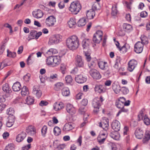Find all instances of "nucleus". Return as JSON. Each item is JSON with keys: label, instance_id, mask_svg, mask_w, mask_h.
Listing matches in <instances>:
<instances>
[{"label": "nucleus", "instance_id": "49530a36", "mask_svg": "<svg viewBox=\"0 0 150 150\" xmlns=\"http://www.w3.org/2000/svg\"><path fill=\"white\" fill-rule=\"evenodd\" d=\"M73 80V79L70 75H67L65 77V81L67 83H70Z\"/></svg>", "mask_w": 150, "mask_h": 150}, {"label": "nucleus", "instance_id": "3c124183", "mask_svg": "<svg viewBox=\"0 0 150 150\" xmlns=\"http://www.w3.org/2000/svg\"><path fill=\"white\" fill-rule=\"evenodd\" d=\"M13 144H8L4 150H14L15 148Z\"/></svg>", "mask_w": 150, "mask_h": 150}, {"label": "nucleus", "instance_id": "f03ea898", "mask_svg": "<svg viewBox=\"0 0 150 150\" xmlns=\"http://www.w3.org/2000/svg\"><path fill=\"white\" fill-rule=\"evenodd\" d=\"M81 8V5L79 2L77 1L73 2L71 4L69 8V10L71 12L76 14L79 12Z\"/></svg>", "mask_w": 150, "mask_h": 150}, {"label": "nucleus", "instance_id": "6e6552de", "mask_svg": "<svg viewBox=\"0 0 150 150\" xmlns=\"http://www.w3.org/2000/svg\"><path fill=\"white\" fill-rule=\"evenodd\" d=\"M91 76L96 79H98L101 78V75L99 72L95 69H91L89 71Z\"/></svg>", "mask_w": 150, "mask_h": 150}, {"label": "nucleus", "instance_id": "72a5a7b5", "mask_svg": "<svg viewBox=\"0 0 150 150\" xmlns=\"http://www.w3.org/2000/svg\"><path fill=\"white\" fill-rule=\"evenodd\" d=\"M36 31L35 30H32L30 31L29 35L28 36L29 38L28 41L32 39H36Z\"/></svg>", "mask_w": 150, "mask_h": 150}, {"label": "nucleus", "instance_id": "a211bd4d", "mask_svg": "<svg viewBox=\"0 0 150 150\" xmlns=\"http://www.w3.org/2000/svg\"><path fill=\"white\" fill-rule=\"evenodd\" d=\"M90 43V40L88 39H85L83 40L82 42V45L83 51H85L86 52H88L87 50H88Z\"/></svg>", "mask_w": 150, "mask_h": 150}, {"label": "nucleus", "instance_id": "1a4fd4ad", "mask_svg": "<svg viewBox=\"0 0 150 150\" xmlns=\"http://www.w3.org/2000/svg\"><path fill=\"white\" fill-rule=\"evenodd\" d=\"M33 93L38 98H40L42 95V92L40 89V87L39 85H36L33 87Z\"/></svg>", "mask_w": 150, "mask_h": 150}, {"label": "nucleus", "instance_id": "c756f323", "mask_svg": "<svg viewBox=\"0 0 150 150\" xmlns=\"http://www.w3.org/2000/svg\"><path fill=\"white\" fill-rule=\"evenodd\" d=\"M118 132H112L110 134V136L114 139L115 140H118L119 139L120 135Z\"/></svg>", "mask_w": 150, "mask_h": 150}, {"label": "nucleus", "instance_id": "cd10ccee", "mask_svg": "<svg viewBox=\"0 0 150 150\" xmlns=\"http://www.w3.org/2000/svg\"><path fill=\"white\" fill-rule=\"evenodd\" d=\"M98 64L99 67L101 69L105 70L108 69V66L107 62H100L98 63Z\"/></svg>", "mask_w": 150, "mask_h": 150}, {"label": "nucleus", "instance_id": "7c9ffc66", "mask_svg": "<svg viewBox=\"0 0 150 150\" xmlns=\"http://www.w3.org/2000/svg\"><path fill=\"white\" fill-rule=\"evenodd\" d=\"M150 139V134L149 131L146 132L145 134L144 138L143 139L142 142L143 143H146Z\"/></svg>", "mask_w": 150, "mask_h": 150}, {"label": "nucleus", "instance_id": "a878e982", "mask_svg": "<svg viewBox=\"0 0 150 150\" xmlns=\"http://www.w3.org/2000/svg\"><path fill=\"white\" fill-rule=\"evenodd\" d=\"M86 16L88 19H91L95 16V11L92 9L88 10L86 13Z\"/></svg>", "mask_w": 150, "mask_h": 150}, {"label": "nucleus", "instance_id": "9b49d317", "mask_svg": "<svg viewBox=\"0 0 150 150\" xmlns=\"http://www.w3.org/2000/svg\"><path fill=\"white\" fill-rule=\"evenodd\" d=\"M26 131L28 134L31 136L34 135L36 133L35 128L32 125H30L26 127Z\"/></svg>", "mask_w": 150, "mask_h": 150}, {"label": "nucleus", "instance_id": "f8f14e48", "mask_svg": "<svg viewBox=\"0 0 150 150\" xmlns=\"http://www.w3.org/2000/svg\"><path fill=\"white\" fill-rule=\"evenodd\" d=\"M76 81L78 83H82L86 81V77L82 74H80L77 76L75 78Z\"/></svg>", "mask_w": 150, "mask_h": 150}, {"label": "nucleus", "instance_id": "5fc2aeb1", "mask_svg": "<svg viewBox=\"0 0 150 150\" xmlns=\"http://www.w3.org/2000/svg\"><path fill=\"white\" fill-rule=\"evenodd\" d=\"M121 91L125 95L127 94L129 92L128 89L125 87H122L121 88Z\"/></svg>", "mask_w": 150, "mask_h": 150}, {"label": "nucleus", "instance_id": "e433bc0d", "mask_svg": "<svg viewBox=\"0 0 150 150\" xmlns=\"http://www.w3.org/2000/svg\"><path fill=\"white\" fill-rule=\"evenodd\" d=\"M68 23L70 28H73L76 24L75 19L73 18H70Z\"/></svg>", "mask_w": 150, "mask_h": 150}, {"label": "nucleus", "instance_id": "f257e3e1", "mask_svg": "<svg viewBox=\"0 0 150 150\" xmlns=\"http://www.w3.org/2000/svg\"><path fill=\"white\" fill-rule=\"evenodd\" d=\"M66 43L69 49L73 50H76L79 45V39L76 35L72 36L67 39Z\"/></svg>", "mask_w": 150, "mask_h": 150}, {"label": "nucleus", "instance_id": "a19ab883", "mask_svg": "<svg viewBox=\"0 0 150 150\" xmlns=\"http://www.w3.org/2000/svg\"><path fill=\"white\" fill-rule=\"evenodd\" d=\"M117 12L116 5V4L113 5L112 8L111 14L112 16H115L117 14Z\"/></svg>", "mask_w": 150, "mask_h": 150}, {"label": "nucleus", "instance_id": "9d476101", "mask_svg": "<svg viewBox=\"0 0 150 150\" xmlns=\"http://www.w3.org/2000/svg\"><path fill=\"white\" fill-rule=\"evenodd\" d=\"M56 21V18L53 16H50L47 18L45 21V23L48 26H53Z\"/></svg>", "mask_w": 150, "mask_h": 150}, {"label": "nucleus", "instance_id": "bb28decb", "mask_svg": "<svg viewBox=\"0 0 150 150\" xmlns=\"http://www.w3.org/2000/svg\"><path fill=\"white\" fill-rule=\"evenodd\" d=\"M99 126L100 127H102L103 129L107 128L109 126L108 119L103 120L102 122L99 123Z\"/></svg>", "mask_w": 150, "mask_h": 150}, {"label": "nucleus", "instance_id": "0eeeda50", "mask_svg": "<svg viewBox=\"0 0 150 150\" xmlns=\"http://www.w3.org/2000/svg\"><path fill=\"white\" fill-rule=\"evenodd\" d=\"M144 44L140 42H137L134 45V51L137 53H141L143 50Z\"/></svg>", "mask_w": 150, "mask_h": 150}, {"label": "nucleus", "instance_id": "338daca9", "mask_svg": "<svg viewBox=\"0 0 150 150\" xmlns=\"http://www.w3.org/2000/svg\"><path fill=\"white\" fill-rule=\"evenodd\" d=\"M82 105H83V106H85L88 103V100L86 99H83L81 102Z\"/></svg>", "mask_w": 150, "mask_h": 150}, {"label": "nucleus", "instance_id": "4d7b16f0", "mask_svg": "<svg viewBox=\"0 0 150 150\" xmlns=\"http://www.w3.org/2000/svg\"><path fill=\"white\" fill-rule=\"evenodd\" d=\"M14 113V110L11 108H9L7 110V113L9 115V116L13 115V114Z\"/></svg>", "mask_w": 150, "mask_h": 150}, {"label": "nucleus", "instance_id": "13d9d810", "mask_svg": "<svg viewBox=\"0 0 150 150\" xmlns=\"http://www.w3.org/2000/svg\"><path fill=\"white\" fill-rule=\"evenodd\" d=\"M107 136H105V137L102 138L99 137L98 136V142L100 144H102L104 143V142L105 140V139L106 138Z\"/></svg>", "mask_w": 150, "mask_h": 150}, {"label": "nucleus", "instance_id": "09e8293b", "mask_svg": "<svg viewBox=\"0 0 150 150\" xmlns=\"http://www.w3.org/2000/svg\"><path fill=\"white\" fill-rule=\"evenodd\" d=\"M123 28L125 31L128 30L132 29V26L130 24L125 23L123 24Z\"/></svg>", "mask_w": 150, "mask_h": 150}, {"label": "nucleus", "instance_id": "ddd939ff", "mask_svg": "<svg viewBox=\"0 0 150 150\" xmlns=\"http://www.w3.org/2000/svg\"><path fill=\"white\" fill-rule=\"evenodd\" d=\"M143 112L141 111L140 112V114L138 116V117L139 118V120L141 119H143L144 124L146 125H149L150 124V119L146 116L143 117Z\"/></svg>", "mask_w": 150, "mask_h": 150}, {"label": "nucleus", "instance_id": "5701e85b", "mask_svg": "<svg viewBox=\"0 0 150 150\" xmlns=\"http://www.w3.org/2000/svg\"><path fill=\"white\" fill-rule=\"evenodd\" d=\"M112 88L115 93L116 94L119 93L121 90L120 85L115 82H114L112 83Z\"/></svg>", "mask_w": 150, "mask_h": 150}, {"label": "nucleus", "instance_id": "bf43d9fd", "mask_svg": "<svg viewBox=\"0 0 150 150\" xmlns=\"http://www.w3.org/2000/svg\"><path fill=\"white\" fill-rule=\"evenodd\" d=\"M30 75L29 74H27L23 77V79L25 81H28L30 78Z\"/></svg>", "mask_w": 150, "mask_h": 150}, {"label": "nucleus", "instance_id": "393cba45", "mask_svg": "<svg viewBox=\"0 0 150 150\" xmlns=\"http://www.w3.org/2000/svg\"><path fill=\"white\" fill-rule=\"evenodd\" d=\"M21 85L20 82H17L14 83L12 87V88L14 91H19L21 89Z\"/></svg>", "mask_w": 150, "mask_h": 150}, {"label": "nucleus", "instance_id": "a18cd8bd", "mask_svg": "<svg viewBox=\"0 0 150 150\" xmlns=\"http://www.w3.org/2000/svg\"><path fill=\"white\" fill-rule=\"evenodd\" d=\"M115 105L119 109L124 108V104L122 103V101H119L117 100L115 102Z\"/></svg>", "mask_w": 150, "mask_h": 150}, {"label": "nucleus", "instance_id": "4468645a", "mask_svg": "<svg viewBox=\"0 0 150 150\" xmlns=\"http://www.w3.org/2000/svg\"><path fill=\"white\" fill-rule=\"evenodd\" d=\"M66 109L67 112L71 115L75 114L76 112V110L75 108L72 105L70 104L67 105Z\"/></svg>", "mask_w": 150, "mask_h": 150}, {"label": "nucleus", "instance_id": "37998d69", "mask_svg": "<svg viewBox=\"0 0 150 150\" xmlns=\"http://www.w3.org/2000/svg\"><path fill=\"white\" fill-rule=\"evenodd\" d=\"M86 111V109L85 108V106H82L80 107L79 109V113H80L81 114L84 115V117H85L86 118H87V117L86 116V114H85V112Z\"/></svg>", "mask_w": 150, "mask_h": 150}, {"label": "nucleus", "instance_id": "6ab92c4d", "mask_svg": "<svg viewBox=\"0 0 150 150\" xmlns=\"http://www.w3.org/2000/svg\"><path fill=\"white\" fill-rule=\"evenodd\" d=\"M74 127V124L72 122L66 123L64 126L63 130L64 131H69L72 129Z\"/></svg>", "mask_w": 150, "mask_h": 150}, {"label": "nucleus", "instance_id": "2f4dec72", "mask_svg": "<svg viewBox=\"0 0 150 150\" xmlns=\"http://www.w3.org/2000/svg\"><path fill=\"white\" fill-rule=\"evenodd\" d=\"M64 86V84L62 83H57L55 84L54 89L56 91H58L62 88Z\"/></svg>", "mask_w": 150, "mask_h": 150}, {"label": "nucleus", "instance_id": "423d86ee", "mask_svg": "<svg viewBox=\"0 0 150 150\" xmlns=\"http://www.w3.org/2000/svg\"><path fill=\"white\" fill-rule=\"evenodd\" d=\"M103 32L101 30H98L94 34L93 40L94 42L99 43L102 40Z\"/></svg>", "mask_w": 150, "mask_h": 150}, {"label": "nucleus", "instance_id": "4c0bfd02", "mask_svg": "<svg viewBox=\"0 0 150 150\" xmlns=\"http://www.w3.org/2000/svg\"><path fill=\"white\" fill-rule=\"evenodd\" d=\"M26 103L28 105H30L33 104L34 101V99L33 97L30 96L27 97L26 99Z\"/></svg>", "mask_w": 150, "mask_h": 150}, {"label": "nucleus", "instance_id": "7ed1b4c3", "mask_svg": "<svg viewBox=\"0 0 150 150\" xmlns=\"http://www.w3.org/2000/svg\"><path fill=\"white\" fill-rule=\"evenodd\" d=\"M100 100L95 99L93 102V106L94 108L93 112L96 114H97L99 111V108L102 104V102L104 100L102 96L100 97Z\"/></svg>", "mask_w": 150, "mask_h": 150}, {"label": "nucleus", "instance_id": "20e7f679", "mask_svg": "<svg viewBox=\"0 0 150 150\" xmlns=\"http://www.w3.org/2000/svg\"><path fill=\"white\" fill-rule=\"evenodd\" d=\"M84 55L86 57V59L87 62H88V67L91 69H94V68L96 66V63L94 60L91 59L90 54L88 52H86L84 51Z\"/></svg>", "mask_w": 150, "mask_h": 150}, {"label": "nucleus", "instance_id": "680f3d73", "mask_svg": "<svg viewBox=\"0 0 150 150\" xmlns=\"http://www.w3.org/2000/svg\"><path fill=\"white\" fill-rule=\"evenodd\" d=\"M120 51H121L123 53H125L127 51V49L126 48L125 45H124L122 47H120L119 50Z\"/></svg>", "mask_w": 150, "mask_h": 150}, {"label": "nucleus", "instance_id": "c9c22d12", "mask_svg": "<svg viewBox=\"0 0 150 150\" xmlns=\"http://www.w3.org/2000/svg\"><path fill=\"white\" fill-rule=\"evenodd\" d=\"M62 95L65 96H68L70 94L69 89L67 87H65L62 88Z\"/></svg>", "mask_w": 150, "mask_h": 150}, {"label": "nucleus", "instance_id": "6e6d98bb", "mask_svg": "<svg viewBox=\"0 0 150 150\" xmlns=\"http://www.w3.org/2000/svg\"><path fill=\"white\" fill-rule=\"evenodd\" d=\"M128 111V110L127 109L125 108L124 106L123 108H120V110L119 111L118 113L117 114V116H118L122 112H126Z\"/></svg>", "mask_w": 150, "mask_h": 150}, {"label": "nucleus", "instance_id": "dca6fc26", "mask_svg": "<svg viewBox=\"0 0 150 150\" xmlns=\"http://www.w3.org/2000/svg\"><path fill=\"white\" fill-rule=\"evenodd\" d=\"M137 62L134 60H131L128 63V70L130 71H132L134 69L137 64Z\"/></svg>", "mask_w": 150, "mask_h": 150}, {"label": "nucleus", "instance_id": "412c9836", "mask_svg": "<svg viewBox=\"0 0 150 150\" xmlns=\"http://www.w3.org/2000/svg\"><path fill=\"white\" fill-rule=\"evenodd\" d=\"M94 89L96 92L99 93H104L105 91L104 86L101 85H96Z\"/></svg>", "mask_w": 150, "mask_h": 150}, {"label": "nucleus", "instance_id": "864d4df0", "mask_svg": "<svg viewBox=\"0 0 150 150\" xmlns=\"http://www.w3.org/2000/svg\"><path fill=\"white\" fill-rule=\"evenodd\" d=\"M47 128V126L44 125L42 128L41 129V132L42 135L45 137L46 133Z\"/></svg>", "mask_w": 150, "mask_h": 150}, {"label": "nucleus", "instance_id": "052dcab7", "mask_svg": "<svg viewBox=\"0 0 150 150\" xmlns=\"http://www.w3.org/2000/svg\"><path fill=\"white\" fill-rule=\"evenodd\" d=\"M8 120L14 124L15 120V117L14 116H9L8 117Z\"/></svg>", "mask_w": 150, "mask_h": 150}, {"label": "nucleus", "instance_id": "8fccbe9b", "mask_svg": "<svg viewBox=\"0 0 150 150\" xmlns=\"http://www.w3.org/2000/svg\"><path fill=\"white\" fill-rule=\"evenodd\" d=\"M7 56L10 57L14 58L16 56V53L15 52H12L9 51L8 50H7Z\"/></svg>", "mask_w": 150, "mask_h": 150}, {"label": "nucleus", "instance_id": "e2e57ef3", "mask_svg": "<svg viewBox=\"0 0 150 150\" xmlns=\"http://www.w3.org/2000/svg\"><path fill=\"white\" fill-rule=\"evenodd\" d=\"M48 104V103L47 101L42 100L39 103V105L41 106H46Z\"/></svg>", "mask_w": 150, "mask_h": 150}, {"label": "nucleus", "instance_id": "aec40b11", "mask_svg": "<svg viewBox=\"0 0 150 150\" xmlns=\"http://www.w3.org/2000/svg\"><path fill=\"white\" fill-rule=\"evenodd\" d=\"M144 132L140 128H137L135 132V137L138 139H142L144 136Z\"/></svg>", "mask_w": 150, "mask_h": 150}, {"label": "nucleus", "instance_id": "69168bd1", "mask_svg": "<svg viewBox=\"0 0 150 150\" xmlns=\"http://www.w3.org/2000/svg\"><path fill=\"white\" fill-rule=\"evenodd\" d=\"M140 16L141 17L145 18L147 16V13L146 11H142L140 13Z\"/></svg>", "mask_w": 150, "mask_h": 150}, {"label": "nucleus", "instance_id": "473e14b6", "mask_svg": "<svg viewBox=\"0 0 150 150\" xmlns=\"http://www.w3.org/2000/svg\"><path fill=\"white\" fill-rule=\"evenodd\" d=\"M53 65L55 66L59 65L60 63V57L59 56H53Z\"/></svg>", "mask_w": 150, "mask_h": 150}, {"label": "nucleus", "instance_id": "f704fd0d", "mask_svg": "<svg viewBox=\"0 0 150 150\" xmlns=\"http://www.w3.org/2000/svg\"><path fill=\"white\" fill-rule=\"evenodd\" d=\"M21 93L23 96H24L29 94V91L28 90L26 86H24L22 88Z\"/></svg>", "mask_w": 150, "mask_h": 150}, {"label": "nucleus", "instance_id": "c03bdc74", "mask_svg": "<svg viewBox=\"0 0 150 150\" xmlns=\"http://www.w3.org/2000/svg\"><path fill=\"white\" fill-rule=\"evenodd\" d=\"M53 132L55 136H58L60 134L61 130L59 127H56L54 128Z\"/></svg>", "mask_w": 150, "mask_h": 150}, {"label": "nucleus", "instance_id": "de8ad7c7", "mask_svg": "<svg viewBox=\"0 0 150 150\" xmlns=\"http://www.w3.org/2000/svg\"><path fill=\"white\" fill-rule=\"evenodd\" d=\"M120 58L116 59L115 64L114 66V67L117 70L119 69V65L120 63Z\"/></svg>", "mask_w": 150, "mask_h": 150}, {"label": "nucleus", "instance_id": "39448f33", "mask_svg": "<svg viewBox=\"0 0 150 150\" xmlns=\"http://www.w3.org/2000/svg\"><path fill=\"white\" fill-rule=\"evenodd\" d=\"M62 38V36L59 34L53 35L50 38L48 44L50 45L57 44L61 41Z\"/></svg>", "mask_w": 150, "mask_h": 150}, {"label": "nucleus", "instance_id": "774afa93", "mask_svg": "<svg viewBox=\"0 0 150 150\" xmlns=\"http://www.w3.org/2000/svg\"><path fill=\"white\" fill-rule=\"evenodd\" d=\"M30 144H28L22 147V150H28L30 148Z\"/></svg>", "mask_w": 150, "mask_h": 150}, {"label": "nucleus", "instance_id": "58836bf2", "mask_svg": "<svg viewBox=\"0 0 150 150\" xmlns=\"http://www.w3.org/2000/svg\"><path fill=\"white\" fill-rule=\"evenodd\" d=\"M86 24V19L83 18H81L77 23V25L79 27L83 26Z\"/></svg>", "mask_w": 150, "mask_h": 150}, {"label": "nucleus", "instance_id": "2eb2a0df", "mask_svg": "<svg viewBox=\"0 0 150 150\" xmlns=\"http://www.w3.org/2000/svg\"><path fill=\"white\" fill-rule=\"evenodd\" d=\"M76 64L79 67H83L84 65L83 60L81 56L77 55L76 57Z\"/></svg>", "mask_w": 150, "mask_h": 150}, {"label": "nucleus", "instance_id": "79ce46f5", "mask_svg": "<svg viewBox=\"0 0 150 150\" xmlns=\"http://www.w3.org/2000/svg\"><path fill=\"white\" fill-rule=\"evenodd\" d=\"M2 88L3 90L6 93H9L10 92L11 90L9 88L8 84L7 83H5L3 85Z\"/></svg>", "mask_w": 150, "mask_h": 150}, {"label": "nucleus", "instance_id": "603ef678", "mask_svg": "<svg viewBox=\"0 0 150 150\" xmlns=\"http://www.w3.org/2000/svg\"><path fill=\"white\" fill-rule=\"evenodd\" d=\"M57 50L51 48L48 50L47 53L49 54H55L57 53Z\"/></svg>", "mask_w": 150, "mask_h": 150}, {"label": "nucleus", "instance_id": "c85d7f7f", "mask_svg": "<svg viewBox=\"0 0 150 150\" xmlns=\"http://www.w3.org/2000/svg\"><path fill=\"white\" fill-rule=\"evenodd\" d=\"M63 108V104L61 102L58 103H56L54 105V109L56 111L60 110Z\"/></svg>", "mask_w": 150, "mask_h": 150}, {"label": "nucleus", "instance_id": "b1692460", "mask_svg": "<svg viewBox=\"0 0 150 150\" xmlns=\"http://www.w3.org/2000/svg\"><path fill=\"white\" fill-rule=\"evenodd\" d=\"M33 15L35 18H39L43 16V14L41 10L38 9L36 11L33 12Z\"/></svg>", "mask_w": 150, "mask_h": 150}, {"label": "nucleus", "instance_id": "ea45409f", "mask_svg": "<svg viewBox=\"0 0 150 150\" xmlns=\"http://www.w3.org/2000/svg\"><path fill=\"white\" fill-rule=\"evenodd\" d=\"M53 56H50L46 59V63L47 65H53Z\"/></svg>", "mask_w": 150, "mask_h": 150}, {"label": "nucleus", "instance_id": "4be33fe9", "mask_svg": "<svg viewBox=\"0 0 150 150\" xmlns=\"http://www.w3.org/2000/svg\"><path fill=\"white\" fill-rule=\"evenodd\" d=\"M26 136V134L25 132H22L17 135L16 139V141L18 142H20L24 139Z\"/></svg>", "mask_w": 150, "mask_h": 150}, {"label": "nucleus", "instance_id": "f3484780", "mask_svg": "<svg viewBox=\"0 0 150 150\" xmlns=\"http://www.w3.org/2000/svg\"><path fill=\"white\" fill-rule=\"evenodd\" d=\"M120 123L117 120H114L112 124V127L115 132H118L120 129Z\"/></svg>", "mask_w": 150, "mask_h": 150}, {"label": "nucleus", "instance_id": "0e129e2a", "mask_svg": "<svg viewBox=\"0 0 150 150\" xmlns=\"http://www.w3.org/2000/svg\"><path fill=\"white\" fill-rule=\"evenodd\" d=\"M5 45L3 43V45L0 47V54H2L3 52L5 49Z\"/></svg>", "mask_w": 150, "mask_h": 150}]
</instances>
